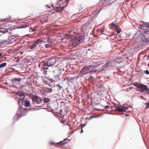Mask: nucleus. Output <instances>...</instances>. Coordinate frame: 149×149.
I'll use <instances>...</instances> for the list:
<instances>
[{"instance_id": "nucleus-38", "label": "nucleus", "mask_w": 149, "mask_h": 149, "mask_svg": "<svg viewBox=\"0 0 149 149\" xmlns=\"http://www.w3.org/2000/svg\"><path fill=\"white\" fill-rule=\"evenodd\" d=\"M83 132V130H81V132Z\"/></svg>"}, {"instance_id": "nucleus-19", "label": "nucleus", "mask_w": 149, "mask_h": 149, "mask_svg": "<svg viewBox=\"0 0 149 149\" xmlns=\"http://www.w3.org/2000/svg\"><path fill=\"white\" fill-rule=\"evenodd\" d=\"M7 65L6 63H3L0 65V68H2L6 66Z\"/></svg>"}, {"instance_id": "nucleus-43", "label": "nucleus", "mask_w": 149, "mask_h": 149, "mask_svg": "<svg viewBox=\"0 0 149 149\" xmlns=\"http://www.w3.org/2000/svg\"><path fill=\"white\" fill-rule=\"evenodd\" d=\"M125 116H128V115L127 114H126L125 115Z\"/></svg>"}, {"instance_id": "nucleus-46", "label": "nucleus", "mask_w": 149, "mask_h": 149, "mask_svg": "<svg viewBox=\"0 0 149 149\" xmlns=\"http://www.w3.org/2000/svg\"><path fill=\"white\" fill-rule=\"evenodd\" d=\"M87 119V118H86V119Z\"/></svg>"}, {"instance_id": "nucleus-5", "label": "nucleus", "mask_w": 149, "mask_h": 149, "mask_svg": "<svg viewBox=\"0 0 149 149\" xmlns=\"http://www.w3.org/2000/svg\"><path fill=\"white\" fill-rule=\"evenodd\" d=\"M32 103L33 104L37 105L41 103L42 101V100L36 96H34L32 98Z\"/></svg>"}, {"instance_id": "nucleus-33", "label": "nucleus", "mask_w": 149, "mask_h": 149, "mask_svg": "<svg viewBox=\"0 0 149 149\" xmlns=\"http://www.w3.org/2000/svg\"><path fill=\"white\" fill-rule=\"evenodd\" d=\"M42 93H41L42 94H44V95H46L47 93H45V91H44V90L42 91Z\"/></svg>"}, {"instance_id": "nucleus-11", "label": "nucleus", "mask_w": 149, "mask_h": 149, "mask_svg": "<svg viewBox=\"0 0 149 149\" xmlns=\"http://www.w3.org/2000/svg\"><path fill=\"white\" fill-rule=\"evenodd\" d=\"M10 37L8 38L7 40H2L0 42V43L1 44H5L8 42H10L12 40H11V39Z\"/></svg>"}, {"instance_id": "nucleus-35", "label": "nucleus", "mask_w": 149, "mask_h": 149, "mask_svg": "<svg viewBox=\"0 0 149 149\" xmlns=\"http://www.w3.org/2000/svg\"><path fill=\"white\" fill-rule=\"evenodd\" d=\"M69 1V0H66V3H67V4H68Z\"/></svg>"}, {"instance_id": "nucleus-6", "label": "nucleus", "mask_w": 149, "mask_h": 149, "mask_svg": "<svg viewBox=\"0 0 149 149\" xmlns=\"http://www.w3.org/2000/svg\"><path fill=\"white\" fill-rule=\"evenodd\" d=\"M137 88L141 89L142 91H148L149 88H148L147 86L142 84H136L135 86Z\"/></svg>"}, {"instance_id": "nucleus-40", "label": "nucleus", "mask_w": 149, "mask_h": 149, "mask_svg": "<svg viewBox=\"0 0 149 149\" xmlns=\"http://www.w3.org/2000/svg\"><path fill=\"white\" fill-rule=\"evenodd\" d=\"M58 86H59L60 88H61L60 86L59 85H57Z\"/></svg>"}, {"instance_id": "nucleus-10", "label": "nucleus", "mask_w": 149, "mask_h": 149, "mask_svg": "<svg viewBox=\"0 0 149 149\" xmlns=\"http://www.w3.org/2000/svg\"><path fill=\"white\" fill-rule=\"evenodd\" d=\"M115 64V61H110L109 62H107L106 63L105 65L106 67H107L108 66H110L113 67Z\"/></svg>"}, {"instance_id": "nucleus-21", "label": "nucleus", "mask_w": 149, "mask_h": 149, "mask_svg": "<svg viewBox=\"0 0 149 149\" xmlns=\"http://www.w3.org/2000/svg\"><path fill=\"white\" fill-rule=\"evenodd\" d=\"M50 101V99L48 98H45L44 99L43 101L45 103L48 102Z\"/></svg>"}, {"instance_id": "nucleus-24", "label": "nucleus", "mask_w": 149, "mask_h": 149, "mask_svg": "<svg viewBox=\"0 0 149 149\" xmlns=\"http://www.w3.org/2000/svg\"><path fill=\"white\" fill-rule=\"evenodd\" d=\"M5 30V28H0V31L2 32H4L5 31L4 30Z\"/></svg>"}, {"instance_id": "nucleus-30", "label": "nucleus", "mask_w": 149, "mask_h": 149, "mask_svg": "<svg viewBox=\"0 0 149 149\" xmlns=\"http://www.w3.org/2000/svg\"><path fill=\"white\" fill-rule=\"evenodd\" d=\"M70 35H71V36L72 35V34L73 33H75V32H73V31H70Z\"/></svg>"}, {"instance_id": "nucleus-31", "label": "nucleus", "mask_w": 149, "mask_h": 149, "mask_svg": "<svg viewBox=\"0 0 149 149\" xmlns=\"http://www.w3.org/2000/svg\"><path fill=\"white\" fill-rule=\"evenodd\" d=\"M104 108L105 109H107L109 108V106L107 105L106 106H104Z\"/></svg>"}, {"instance_id": "nucleus-37", "label": "nucleus", "mask_w": 149, "mask_h": 149, "mask_svg": "<svg viewBox=\"0 0 149 149\" xmlns=\"http://www.w3.org/2000/svg\"><path fill=\"white\" fill-rule=\"evenodd\" d=\"M19 59H20V58H19V59H18L17 60V62H19Z\"/></svg>"}, {"instance_id": "nucleus-23", "label": "nucleus", "mask_w": 149, "mask_h": 149, "mask_svg": "<svg viewBox=\"0 0 149 149\" xmlns=\"http://www.w3.org/2000/svg\"><path fill=\"white\" fill-rule=\"evenodd\" d=\"M112 27L113 28H118V26L115 23H113Z\"/></svg>"}, {"instance_id": "nucleus-26", "label": "nucleus", "mask_w": 149, "mask_h": 149, "mask_svg": "<svg viewBox=\"0 0 149 149\" xmlns=\"http://www.w3.org/2000/svg\"><path fill=\"white\" fill-rule=\"evenodd\" d=\"M90 21L88 20V21L86 23V24H84V25H85V26H88L89 25V23H90Z\"/></svg>"}, {"instance_id": "nucleus-34", "label": "nucleus", "mask_w": 149, "mask_h": 149, "mask_svg": "<svg viewBox=\"0 0 149 149\" xmlns=\"http://www.w3.org/2000/svg\"><path fill=\"white\" fill-rule=\"evenodd\" d=\"M149 107V103H148L147 107H146V108H148Z\"/></svg>"}, {"instance_id": "nucleus-12", "label": "nucleus", "mask_w": 149, "mask_h": 149, "mask_svg": "<svg viewBox=\"0 0 149 149\" xmlns=\"http://www.w3.org/2000/svg\"><path fill=\"white\" fill-rule=\"evenodd\" d=\"M44 41V42H44L45 43H50L51 44H52V41L51 40V39L49 37H48L46 41H45L46 38H41Z\"/></svg>"}, {"instance_id": "nucleus-39", "label": "nucleus", "mask_w": 149, "mask_h": 149, "mask_svg": "<svg viewBox=\"0 0 149 149\" xmlns=\"http://www.w3.org/2000/svg\"><path fill=\"white\" fill-rule=\"evenodd\" d=\"M55 12H53V13H52L51 14H54V13H55Z\"/></svg>"}, {"instance_id": "nucleus-14", "label": "nucleus", "mask_w": 149, "mask_h": 149, "mask_svg": "<svg viewBox=\"0 0 149 149\" xmlns=\"http://www.w3.org/2000/svg\"><path fill=\"white\" fill-rule=\"evenodd\" d=\"M65 7V6H62L61 5L59 7H56V8L57 10H56V12L60 11L61 10L63 9Z\"/></svg>"}, {"instance_id": "nucleus-48", "label": "nucleus", "mask_w": 149, "mask_h": 149, "mask_svg": "<svg viewBox=\"0 0 149 149\" xmlns=\"http://www.w3.org/2000/svg\"><path fill=\"white\" fill-rule=\"evenodd\" d=\"M148 93L149 94V91L148 92Z\"/></svg>"}, {"instance_id": "nucleus-22", "label": "nucleus", "mask_w": 149, "mask_h": 149, "mask_svg": "<svg viewBox=\"0 0 149 149\" xmlns=\"http://www.w3.org/2000/svg\"><path fill=\"white\" fill-rule=\"evenodd\" d=\"M51 44L50 43H48L46 44L45 45V47L46 48H49L50 47H52Z\"/></svg>"}, {"instance_id": "nucleus-27", "label": "nucleus", "mask_w": 149, "mask_h": 149, "mask_svg": "<svg viewBox=\"0 0 149 149\" xmlns=\"http://www.w3.org/2000/svg\"><path fill=\"white\" fill-rule=\"evenodd\" d=\"M61 123H63V124L65 125V124L67 125H68V124L65 121H64L63 120H62V122H61Z\"/></svg>"}, {"instance_id": "nucleus-15", "label": "nucleus", "mask_w": 149, "mask_h": 149, "mask_svg": "<svg viewBox=\"0 0 149 149\" xmlns=\"http://www.w3.org/2000/svg\"><path fill=\"white\" fill-rule=\"evenodd\" d=\"M21 79L20 78H15L14 79H12V81L13 83H15V82L17 81L20 82L21 80Z\"/></svg>"}, {"instance_id": "nucleus-20", "label": "nucleus", "mask_w": 149, "mask_h": 149, "mask_svg": "<svg viewBox=\"0 0 149 149\" xmlns=\"http://www.w3.org/2000/svg\"><path fill=\"white\" fill-rule=\"evenodd\" d=\"M29 27V26L26 24H22L20 26H19L20 28H25L26 27Z\"/></svg>"}, {"instance_id": "nucleus-2", "label": "nucleus", "mask_w": 149, "mask_h": 149, "mask_svg": "<svg viewBox=\"0 0 149 149\" xmlns=\"http://www.w3.org/2000/svg\"><path fill=\"white\" fill-rule=\"evenodd\" d=\"M72 40V45L74 47H76L82 41L81 37H76Z\"/></svg>"}, {"instance_id": "nucleus-36", "label": "nucleus", "mask_w": 149, "mask_h": 149, "mask_svg": "<svg viewBox=\"0 0 149 149\" xmlns=\"http://www.w3.org/2000/svg\"><path fill=\"white\" fill-rule=\"evenodd\" d=\"M103 31H103L102 30H100V32H101V33H102V32H103Z\"/></svg>"}, {"instance_id": "nucleus-1", "label": "nucleus", "mask_w": 149, "mask_h": 149, "mask_svg": "<svg viewBox=\"0 0 149 149\" xmlns=\"http://www.w3.org/2000/svg\"><path fill=\"white\" fill-rule=\"evenodd\" d=\"M145 27L146 28H144V27L143 26L140 30L141 34L144 37H146L147 35L149 33V24L146 23Z\"/></svg>"}, {"instance_id": "nucleus-3", "label": "nucleus", "mask_w": 149, "mask_h": 149, "mask_svg": "<svg viewBox=\"0 0 149 149\" xmlns=\"http://www.w3.org/2000/svg\"><path fill=\"white\" fill-rule=\"evenodd\" d=\"M56 61L55 59H51L48 60L47 62L44 64L43 68L45 69H48V68H45V67L47 66L48 67L53 66L55 63Z\"/></svg>"}, {"instance_id": "nucleus-29", "label": "nucleus", "mask_w": 149, "mask_h": 149, "mask_svg": "<svg viewBox=\"0 0 149 149\" xmlns=\"http://www.w3.org/2000/svg\"><path fill=\"white\" fill-rule=\"evenodd\" d=\"M144 73H146L147 74H149V72L148 70H145L144 71Z\"/></svg>"}, {"instance_id": "nucleus-42", "label": "nucleus", "mask_w": 149, "mask_h": 149, "mask_svg": "<svg viewBox=\"0 0 149 149\" xmlns=\"http://www.w3.org/2000/svg\"><path fill=\"white\" fill-rule=\"evenodd\" d=\"M2 56L1 54V53H0V56Z\"/></svg>"}, {"instance_id": "nucleus-41", "label": "nucleus", "mask_w": 149, "mask_h": 149, "mask_svg": "<svg viewBox=\"0 0 149 149\" xmlns=\"http://www.w3.org/2000/svg\"><path fill=\"white\" fill-rule=\"evenodd\" d=\"M5 20H6V21H8V19H5Z\"/></svg>"}, {"instance_id": "nucleus-18", "label": "nucleus", "mask_w": 149, "mask_h": 149, "mask_svg": "<svg viewBox=\"0 0 149 149\" xmlns=\"http://www.w3.org/2000/svg\"><path fill=\"white\" fill-rule=\"evenodd\" d=\"M30 105V102L28 100L25 101V106L26 107H29Z\"/></svg>"}, {"instance_id": "nucleus-7", "label": "nucleus", "mask_w": 149, "mask_h": 149, "mask_svg": "<svg viewBox=\"0 0 149 149\" xmlns=\"http://www.w3.org/2000/svg\"><path fill=\"white\" fill-rule=\"evenodd\" d=\"M128 107H125V105H123L122 107H115L114 110L119 112H122L123 111H126V110L127 109Z\"/></svg>"}, {"instance_id": "nucleus-28", "label": "nucleus", "mask_w": 149, "mask_h": 149, "mask_svg": "<svg viewBox=\"0 0 149 149\" xmlns=\"http://www.w3.org/2000/svg\"><path fill=\"white\" fill-rule=\"evenodd\" d=\"M50 144L51 145H52V144H54V145H55L56 146V145L57 144H55L56 143H54L53 141H50Z\"/></svg>"}, {"instance_id": "nucleus-8", "label": "nucleus", "mask_w": 149, "mask_h": 149, "mask_svg": "<svg viewBox=\"0 0 149 149\" xmlns=\"http://www.w3.org/2000/svg\"><path fill=\"white\" fill-rule=\"evenodd\" d=\"M89 69L88 67L83 68L80 71V73L82 75H85L89 72Z\"/></svg>"}, {"instance_id": "nucleus-9", "label": "nucleus", "mask_w": 149, "mask_h": 149, "mask_svg": "<svg viewBox=\"0 0 149 149\" xmlns=\"http://www.w3.org/2000/svg\"><path fill=\"white\" fill-rule=\"evenodd\" d=\"M68 141L67 139H64L63 141H60L59 142L56 143L55 144L60 146H63L68 143Z\"/></svg>"}, {"instance_id": "nucleus-25", "label": "nucleus", "mask_w": 149, "mask_h": 149, "mask_svg": "<svg viewBox=\"0 0 149 149\" xmlns=\"http://www.w3.org/2000/svg\"><path fill=\"white\" fill-rule=\"evenodd\" d=\"M121 31V29L119 28H118L116 29V32L118 33H119Z\"/></svg>"}, {"instance_id": "nucleus-47", "label": "nucleus", "mask_w": 149, "mask_h": 149, "mask_svg": "<svg viewBox=\"0 0 149 149\" xmlns=\"http://www.w3.org/2000/svg\"><path fill=\"white\" fill-rule=\"evenodd\" d=\"M92 78V77H91V78Z\"/></svg>"}, {"instance_id": "nucleus-32", "label": "nucleus", "mask_w": 149, "mask_h": 149, "mask_svg": "<svg viewBox=\"0 0 149 149\" xmlns=\"http://www.w3.org/2000/svg\"><path fill=\"white\" fill-rule=\"evenodd\" d=\"M60 114L61 115H62V112H63V110L62 109H61L60 111Z\"/></svg>"}, {"instance_id": "nucleus-13", "label": "nucleus", "mask_w": 149, "mask_h": 149, "mask_svg": "<svg viewBox=\"0 0 149 149\" xmlns=\"http://www.w3.org/2000/svg\"><path fill=\"white\" fill-rule=\"evenodd\" d=\"M17 95H19V97H21V98H19V100H21L22 101L24 97V95L23 94V93L22 92H19L18 93Z\"/></svg>"}, {"instance_id": "nucleus-45", "label": "nucleus", "mask_w": 149, "mask_h": 149, "mask_svg": "<svg viewBox=\"0 0 149 149\" xmlns=\"http://www.w3.org/2000/svg\"><path fill=\"white\" fill-rule=\"evenodd\" d=\"M85 125V124H84L83 127H84V126Z\"/></svg>"}, {"instance_id": "nucleus-4", "label": "nucleus", "mask_w": 149, "mask_h": 149, "mask_svg": "<svg viewBox=\"0 0 149 149\" xmlns=\"http://www.w3.org/2000/svg\"><path fill=\"white\" fill-rule=\"evenodd\" d=\"M43 42H44V41L41 38L38 39L30 46L29 49L31 50L34 49L40 43H42Z\"/></svg>"}, {"instance_id": "nucleus-17", "label": "nucleus", "mask_w": 149, "mask_h": 149, "mask_svg": "<svg viewBox=\"0 0 149 149\" xmlns=\"http://www.w3.org/2000/svg\"><path fill=\"white\" fill-rule=\"evenodd\" d=\"M45 91V93H51L52 92V90L51 88H47L45 90H44Z\"/></svg>"}, {"instance_id": "nucleus-44", "label": "nucleus", "mask_w": 149, "mask_h": 149, "mask_svg": "<svg viewBox=\"0 0 149 149\" xmlns=\"http://www.w3.org/2000/svg\"><path fill=\"white\" fill-rule=\"evenodd\" d=\"M47 66H45V68H47Z\"/></svg>"}, {"instance_id": "nucleus-16", "label": "nucleus", "mask_w": 149, "mask_h": 149, "mask_svg": "<svg viewBox=\"0 0 149 149\" xmlns=\"http://www.w3.org/2000/svg\"><path fill=\"white\" fill-rule=\"evenodd\" d=\"M116 0H103L102 1L103 2V4L105 3V4L107 5L109 3V2L111 1L113 2L115 1Z\"/></svg>"}]
</instances>
